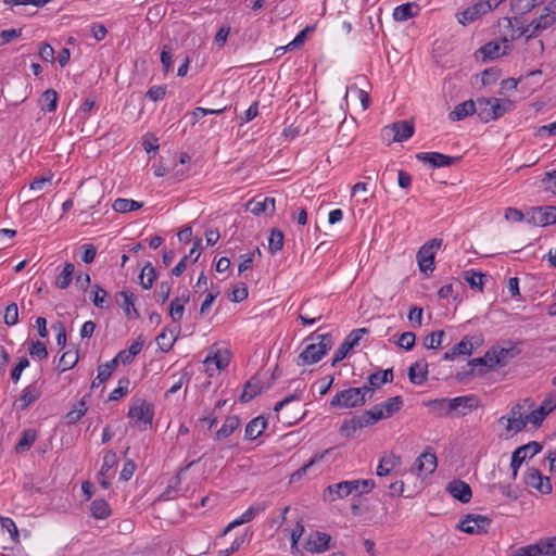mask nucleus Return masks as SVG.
Returning <instances> with one entry per match:
<instances>
[{"mask_svg": "<svg viewBox=\"0 0 556 556\" xmlns=\"http://www.w3.org/2000/svg\"><path fill=\"white\" fill-rule=\"evenodd\" d=\"M304 349L299 356V365H313L319 362L332 345L328 333H312L304 342Z\"/></svg>", "mask_w": 556, "mask_h": 556, "instance_id": "7ed1b4c3", "label": "nucleus"}, {"mask_svg": "<svg viewBox=\"0 0 556 556\" xmlns=\"http://www.w3.org/2000/svg\"><path fill=\"white\" fill-rule=\"evenodd\" d=\"M267 427V420L263 416L253 418L245 427L244 437L247 440H255L261 437Z\"/></svg>", "mask_w": 556, "mask_h": 556, "instance_id": "473e14b6", "label": "nucleus"}, {"mask_svg": "<svg viewBox=\"0 0 556 556\" xmlns=\"http://www.w3.org/2000/svg\"><path fill=\"white\" fill-rule=\"evenodd\" d=\"M477 407V400L473 396L465 395L450 399V410L457 415H466Z\"/></svg>", "mask_w": 556, "mask_h": 556, "instance_id": "4be33fe9", "label": "nucleus"}, {"mask_svg": "<svg viewBox=\"0 0 556 556\" xmlns=\"http://www.w3.org/2000/svg\"><path fill=\"white\" fill-rule=\"evenodd\" d=\"M361 415L363 418V425L366 427L371 426L381 419H386V416L383 415L379 405H375L372 408L364 412Z\"/></svg>", "mask_w": 556, "mask_h": 556, "instance_id": "603ef678", "label": "nucleus"}, {"mask_svg": "<svg viewBox=\"0 0 556 556\" xmlns=\"http://www.w3.org/2000/svg\"><path fill=\"white\" fill-rule=\"evenodd\" d=\"M369 388H349L338 392L332 400L330 405L338 408H354L361 406L366 401V394L369 392Z\"/></svg>", "mask_w": 556, "mask_h": 556, "instance_id": "6e6552de", "label": "nucleus"}, {"mask_svg": "<svg viewBox=\"0 0 556 556\" xmlns=\"http://www.w3.org/2000/svg\"><path fill=\"white\" fill-rule=\"evenodd\" d=\"M356 485V483L350 482V480L329 484L323 492V500L325 502H336L349 495H354Z\"/></svg>", "mask_w": 556, "mask_h": 556, "instance_id": "2eb2a0df", "label": "nucleus"}, {"mask_svg": "<svg viewBox=\"0 0 556 556\" xmlns=\"http://www.w3.org/2000/svg\"><path fill=\"white\" fill-rule=\"evenodd\" d=\"M0 527L3 532H8L12 543L20 542V533L14 520L10 517H0Z\"/></svg>", "mask_w": 556, "mask_h": 556, "instance_id": "3c124183", "label": "nucleus"}, {"mask_svg": "<svg viewBox=\"0 0 556 556\" xmlns=\"http://www.w3.org/2000/svg\"><path fill=\"white\" fill-rule=\"evenodd\" d=\"M420 7L416 2H407L394 8L392 16L396 22H405L419 14Z\"/></svg>", "mask_w": 556, "mask_h": 556, "instance_id": "393cba45", "label": "nucleus"}, {"mask_svg": "<svg viewBox=\"0 0 556 556\" xmlns=\"http://www.w3.org/2000/svg\"><path fill=\"white\" fill-rule=\"evenodd\" d=\"M144 341L140 338L135 340L130 346L126 350H122L117 353V355L113 358L115 364L122 363L123 365L130 364L135 357L141 352L143 348Z\"/></svg>", "mask_w": 556, "mask_h": 556, "instance_id": "5701e85b", "label": "nucleus"}, {"mask_svg": "<svg viewBox=\"0 0 556 556\" xmlns=\"http://www.w3.org/2000/svg\"><path fill=\"white\" fill-rule=\"evenodd\" d=\"M545 0H510V10L514 13L513 17H518L521 20V16L529 13L540 3H543Z\"/></svg>", "mask_w": 556, "mask_h": 556, "instance_id": "c9c22d12", "label": "nucleus"}, {"mask_svg": "<svg viewBox=\"0 0 556 556\" xmlns=\"http://www.w3.org/2000/svg\"><path fill=\"white\" fill-rule=\"evenodd\" d=\"M437 467V454H419L410 467V472L424 481L435 471Z\"/></svg>", "mask_w": 556, "mask_h": 556, "instance_id": "4468645a", "label": "nucleus"}, {"mask_svg": "<svg viewBox=\"0 0 556 556\" xmlns=\"http://www.w3.org/2000/svg\"><path fill=\"white\" fill-rule=\"evenodd\" d=\"M194 464V460L188 463L168 481L165 490L160 494L159 501H172L178 496L181 485V475Z\"/></svg>", "mask_w": 556, "mask_h": 556, "instance_id": "6ab92c4d", "label": "nucleus"}, {"mask_svg": "<svg viewBox=\"0 0 556 556\" xmlns=\"http://www.w3.org/2000/svg\"><path fill=\"white\" fill-rule=\"evenodd\" d=\"M504 218L508 223H522L528 224V210L523 213L522 211L515 207H507L504 213Z\"/></svg>", "mask_w": 556, "mask_h": 556, "instance_id": "13d9d810", "label": "nucleus"}, {"mask_svg": "<svg viewBox=\"0 0 556 556\" xmlns=\"http://www.w3.org/2000/svg\"><path fill=\"white\" fill-rule=\"evenodd\" d=\"M378 405L381 408L386 418H389L401 409L403 401L400 396H394L386 400L383 403Z\"/></svg>", "mask_w": 556, "mask_h": 556, "instance_id": "09e8293b", "label": "nucleus"}, {"mask_svg": "<svg viewBox=\"0 0 556 556\" xmlns=\"http://www.w3.org/2000/svg\"><path fill=\"white\" fill-rule=\"evenodd\" d=\"M40 395L41 391L39 387H37L36 384H29L22 391V394L17 399L16 404L18 408L25 409L35 401H37L40 397Z\"/></svg>", "mask_w": 556, "mask_h": 556, "instance_id": "72a5a7b5", "label": "nucleus"}, {"mask_svg": "<svg viewBox=\"0 0 556 556\" xmlns=\"http://www.w3.org/2000/svg\"><path fill=\"white\" fill-rule=\"evenodd\" d=\"M231 358L230 350L226 346L213 345L203 361L204 371L214 377L225 370Z\"/></svg>", "mask_w": 556, "mask_h": 556, "instance_id": "0eeeda50", "label": "nucleus"}, {"mask_svg": "<svg viewBox=\"0 0 556 556\" xmlns=\"http://www.w3.org/2000/svg\"><path fill=\"white\" fill-rule=\"evenodd\" d=\"M129 380L127 378H121L117 387L110 393V401H118L128 393Z\"/></svg>", "mask_w": 556, "mask_h": 556, "instance_id": "338daca9", "label": "nucleus"}, {"mask_svg": "<svg viewBox=\"0 0 556 556\" xmlns=\"http://www.w3.org/2000/svg\"><path fill=\"white\" fill-rule=\"evenodd\" d=\"M350 482H354L357 484L355 492H354V495H356V496H362L363 494H368L376 486V483L372 479H355V480H350Z\"/></svg>", "mask_w": 556, "mask_h": 556, "instance_id": "bf43d9fd", "label": "nucleus"}, {"mask_svg": "<svg viewBox=\"0 0 556 556\" xmlns=\"http://www.w3.org/2000/svg\"><path fill=\"white\" fill-rule=\"evenodd\" d=\"M116 302L128 319H136L139 317V313L135 306L136 295L134 292L130 290H123L118 292L116 295Z\"/></svg>", "mask_w": 556, "mask_h": 556, "instance_id": "aec40b11", "label": "nucleus"}, {"mask_svg": "<svg viewBox=\"0 0 556 556\" xmlns=\"http://www.w3.org/2000/svg\"><path fill=\"white\" fill-rule=\"evenodd\" d=\"M349 96H355L359 100L363 111L369 108L370 99L369 94L365 90L359 89L356 86H350L346 89L345 98Z\"/></svg>", "mask_w": 556, "mask_h": 556, "instance_id": "4d7b16f0", "label": "nucleus"}, {"mask_svg": "<svg viewBox=\"0 0 556 556\" xmlns=\"http://www.w3.org/2000/svg\"><path fill=\"white\" fill-rule=\"evenodd\" d=\"M59 96L58 92L53 89L46 90L40 99V105L42 110L48 112H54L58 106Z\"/></svg>", "mask_w": 556, "mask_h": 556, "instance_id": "de8ad7c7", "label": "nucleus"}, {"mask_svg": "<svg viewBox=\"0 0 556 556\" xmlns=\"http://www.w3.org/2000/svg\"><path fill=\"white\" fill-rule=\"evenodd\" d=\"M91 515L96 519H106L111 515V508L105 500H94L90 505Z\"/></svg>", "mask_w": 556, "mask_h": 556, "instance_id": "37998d69", "label": "nucleus"}, {"mask_svg": "<svg viewBox=\"0 0 556 556\" xmlns=\"http://www.w3.org/2000/svg\"><path fill=\"white\" fill-rule=\"evenodd\" d=\"M37 439V432L34 429L25 430L16 445L17 450L24 451L31 447Z\"/></svg>", "mask_w": 556, "mask_h": 556, "instance_id": "69168bd1", "label": "nucleus"}, {"mask_svg": "<svg viewBox=\"0 0 556 556\" xmlns=\"http://www.w3.org/2000/svg\"><path fill=\"white\" fill-rule=\"evenodd\" d=\"M189 296L181 295L172 300L169 305V315L174 323L179 325L180 319L182 318L185 312V305L188 303Z\"/></svg>", "mask_w": 556, "mask_h": 556, "instance_id": "58836bf2", "label": "nucleus"}, {"mask_svg": "<svg viewBox=\"0 0 556 556\" xmlns=\"http://www.w3.org/2000/svg\"><path fill=\"white\" fill-rule=\"evenodd\" d=\"M116 367L115 361H110L105 364H102L98 367V375L92 382V388L99 387L101 383L105 382L112 375Z\"/></svg>", "mask_w": 556, "mask_h": 556, "instance_id": "79ce46f5", "label": "nucleus"}, {"mask_svg": "<svg viewBox=\"0 0 556 556\" xmlns=\"http://www.w3.org/2000/svg\"><path fill=\"white\" fill-rule=\"evenodd\" d=\"M28 351L34 359L41 361L48 357L46 344L40 341H31Z\"/></svg>", "mask_w": 556, "mask_h": 556, "instance_id": "0e129e2a", "label": "nucleus"}, {"mask_svg": "<svg viewBox=\"0 0 556 556\" xmlns=\"http://www.w3.org/2000/svg\"><path fill=\"white\" fill-rule=\"evenodd\" d=\"M400 462H401V458L399 455H396V454L387 455L386 454L380 459L379 465L377 466V470H376L377 476H379V477L389 476L395 469V467L400 464Z\"/></svg>", "mask_w": 556, "mask_h": 556, "instance_id": "e433bc0d", "label": "nucleus"}, {"mask_svg": "<svg viewBox=\"0 0 556 556\" xmlns=\"http://www.w3.org/2000/svg\"><path fill=\"white\" fill-rule=\"evenodd\" d=\"M479 338L464 337L460 342L445 352L443 358L445 361H455L459 356H468L473 352L475 343H479Z\"/></svg>", "mask_w": 556, "mask_h": 556, "instance_id": "f3484780", "label": "nucleus"}, {"mask_svg": "<svg viewBox=\"0 0 556 556\" xmlns=\"http://www.w3.org/2000/svg\"><path fill=\"white\" fill-rule=\"evenodd\" d=\"M528 224L545 227L556 224V206H539L528 208Z\"/></svg>", "mask_w": 556, "mask_h": 556, "instance_id": "ddd939ff", "label": "nucleus"}, {"mask_svg": "<svg viewBox=\"0 0 556 556\" xmlns=\"http://www.w3.org/2000/svg\"><path fill=\"white\" fill-rule=\"evenodd\" d=\"M240 427V419L232 415L227 416L220 426V428L215 433V440L224 441L228 439L236 430Z\"/></svg>", "mask_w": 556, "mask_h": 556, "instance_id": "7c9ffc66", "label": "nucleus"}, {"mask_svg": "<svg viewBox=\"0 0 556 556\" xmlns=\"http://www.w3.org/2000/svg\"><path fill=\"white\" fill-rule=\"evenodd\" d=\"M115 455L116 454H105L103 465L99 472V483L104 490L109 489L111 485L110 480L113 475L111 471L115 465Z\"/></svg>", "mask_w": 556, "mask_h": 556, "instance_id": "c756f323", "label": "nucleus"}, {"mask_svg": "<svg viewBox=\"0 0 556 556\" xmlns=\"http://www.w3.org/2000/svg\"><path fill=\"white\" fill-rule=\"evenodd\" d=\"M325 454H319V456H315L313 457L312 459H309L306 464H304L301 468H299L298 470H295L291 476H290V483H296L299 482L303 476H305L308 471V469L314 465L316 464L319 459L323 458Z\"/></svg>", "mask_w": 556, "mask_h": 556, "instance_id": "052dcab7", "label": "nucleus"}, {"mask_svg": "<svg viewBox=\"0 0 556 556\" xmlns=\"http://www.w3.org/2000/svg\"><path fill=\"white\" fill-rule=\"evenodd\" d=\"M249 291L244 282L236 283L229 294V300L236 303H240L248 298Z\"/></svg>", "mask_w": 556, "mask_h": 556, "instance_id": "e2e57ef3", "label": "nucleus"}, {"mask_svg": "<svg viewBox=\"0 0 556 556\" xmlns=\"http://www.w3.org/2000/svg\"><path fill=\"white\" fill-rule=\"evenodd\" d=\"M179 333V325L174 329H164L157 337L156 342L163 352H168L177 340Z\"/></svg>", "mask_w": 556, "mask_h": 556, "instance_id": "f704fd0d", "label": "nucleus"}, {"mask_svg": "<svg viewBox=\"0 0 556 556\" xmlns=\"http://www.w3.org/2000/svg\"><path fill=\"white\" fill-rule=\"evenodd\" d=\"M87 413V403L83 399L75 403L72 409L66 414L65 419L67 424L77 422Z\"/></svg>", "mask_w": 556, "mask_h": 556, "instance_id": "8fccbe9b", "label": "nucleus"}, {"mask_svg": "<svg viewBox=\"0 0 556 556\" xmlns=\"http://www.w3.org/2000/svg\"><path fill=\"white\" fill-rule=\"evenodd\" d=\"M75 273V266L72 263H66L64 265L63 270L55 279V286L60 289H66L71 285L73 280V276Z\"/></svg>", "mask_w": 556, "mask_h": 556, "instance_id": "c03bdc74", "label": "nucleus"}, {"mask_svg": "<svg viewBox=\"0 0 556 556\" xmlns=\"http://www.w3.org/2000/svg\"><path fill=\"white\" fill-rule=\"evenodd\" d=\"M408 376L412 383L422 384L427 380L428 363L424 359L417 361L409 367Z\"/></svg>", "mask_w": 556, "mask_h": 556, "instance_id": "2f4dec72", "label": "nucleus"}, {"mask_svg": "<svg viewBox=\"0 0 556 556\" xmlns=\"http://www.w3.org/2000/svg\"><path fill=\"white\" fill-rule=\"evenodd\" d=\"M313 30V27L311 26H307L305 27L303 30H301L296 36L295 38L289 42L287 46L285 47H280V48H277L276 51H287V50H293L300 46H302L306 39V36H307V33L312 31Z\"/></svg>", "mask_w": 556, "mask_h": 556, "instance_id": "680f3d73", "label": "nucleus"}, {"mask_svg": "<svg viewBox=\"0 0 556 556\" xmlns=\"http://www.w3.org/2000/svg\"><path fill=\"white\" fill-rule=\"evenodd\" d=\"M365 427L366 426L363 425L362 415H357V416L352 417L351 419H346L343 421V424L341 426V432L345 435H351L357 429H362Z\"/></svg>", "mask_w": 556, "mask_h": 556, "instance_id": "864d4df0", "label": "nucleus"}, {"mask_svg": "<svg viewBox=\"0 0 556 556\" xmlns=\"http://www.w3.org/2000/svg\"><path fill=\"white\" fill-rule=\"evenodd\" d=\"M156 279V273L151 263H147L139 275V281L143 289L148 290L152 288L153 282Z\"/></svg>", "mask_w": 556, "mask_h": 556, "instance_id": "a18cd8bd", "label": "nucleus"}, {"mask_svg": "<svg viewBox=\"0 0 556 556\" xmlns=\"http://www.w3.org/2000/svg\"><path fill=\"white\" fill-rule=\"evenodd\" d=\"M505 1L506 0H477L467 8L458 11L455 17L459 24L466 26L480 20Z\"/></svg>", "mask_w": 556, "mask_h": 556, "instance_id": "423d86ee", "label": "nucleus"}, {"mask_svg": "<svg viewBox=\"0 0 556 556\" xmlns=\"http://www.w3.org/2000/svg\"><path fill=\"white\" fill-rule=\"evenodd\" d=\"M330 535L324 532H314L306 542V549L311 553H323L329 548Z\"/></svg>", "mask_w": 556, "mask_h": 556, "instance_id": "b1692460", "label": "nucleus"}, {"mask_svg": "<svg viewBox=\"0 0 556 556\" xmlns=\"http://www.w3.org/2000/svg\"><path fill=\"white\" fill-rule=\"evenodd\" d=\"M510 357L511 350L493 346L484 354V356L471 359L469 365L472 367L486 366L489 368H494L496 366L505 365Z\"/></svg>", "mask_w": 556, "mask_h": 556, "instance_id": "9d476101", "label": "nucleus"}, {"mask_svg": "<svg viewBox=\"0 0 556 556\" xmlns=\"http://www.w3.org/2000/svg\"><path fill=\"white\" fill-rule=\"evenodd\" d=\"M248 210L254 215L273 214L275 212V199L270 197L254 198L248 204Z\"/></svg>", "mask_w": 556, "mask_h": 556, "instance_id": "412c9836", "label": "nucleus"}, {"mask_svg": "<svg viewBox=\"0 0 556 556\" xmlns=\"http://www.w3.org/2000/svg\"><path fill=\"white\" fill-rule=\"evenodd\" d=\"M477 111V101L468 100L457 104L448 114V119L452 122L462 121Z\"/></svg>", "mask_w": 556, "mask_h": 556, "instance_id": "c85d7f7f", "label": "nucleus"}, {"mask_svg": "<svg viewBox=\"0 0 556 556\" xmlns=\"http://www.w3.org/2000/svg\"><path fill=\"white\" fill-rule=\"evenodd\" d=\"M153 416L154 409L152 404L141 399L131 402L128 418L132 427L140 431L152 429Z\"/></svg>", "mask_w": 556, "mask_h": 556, "instance_id": "39448f33", "label": "nucleus"}, {"mask_svg": "<svg viewBox=\"0 0 556 556\" xmlns=\"http://www.w3.org/2000/svg\"><path fill=\"white\" fill-rule=\"evenodd\" d=\"M112 207L117 213H128L141 208L142 203L131 199L118 198L114 201Z\"/></svg>", "mask_w": 556, "mask_h": 556, "instance_id": "a19ab883", "label": "nucleus"}, {"mask_svg": "<svg viewBox=\"0 0 556 556\" xmlns=\"http://www.w3.org/2000/svg\"><path fill=\"white\" fill-rule=\"evenodd\" d=\"M525 483L528 488L539 491L541 494H549L552 492L551 480L546 476H542L535 468L527 470L525 476Z\"/></svg>", "mask_w": 556, "mask_h": 556, "instance_id": "dca6fc26", "label": "nucleus"}, {"mask_svg": "<svg viewBox=\"0 0 556 556\" xmlns=\"http://www.w3.org/2000/svg\"><path fill=\"white\" fill-rule=\"evenodd\" d=\"M514 109V102L502 98H479L477 112L481 121L488 123L502 117Z\"/></svg>", "mask_w": 556, "mask_h": 556, "instance_id": "20e7f679", "label": "nucleus"}, {"mask_svg": "<svg viewBox=\"0 0 556 556\" xmlns=\"http://www.w3.org/2000/svg\"><path fill=\"white\" fill-rule=\"evenodd\" d=\"M283 247V233L278 229H273L268 237V250L271 254H276Z\"/></svg>", "mask_w": 556, "mask_h": 556, "instance_id": "6e6d98bb", "label": "nucleus"}, {"mask_svg": "<svg viewBox=\"0 0 556 556\" xmlns=\"http://www.w3.org/2000/svg\"><path fill=\"white\" fill-rule=\"evenodd\" d=\"M504 22L507 27L510 28L508 35L511 39L536 37L552 27L556 22V0H548L540 10L539 15L533 17L530 22L522 21L518 17H506Z\"/></svg>", "mask_w": 556, "mask_h": 556, "instance_id": "f257e3e1", "label": "nucleus"}, {"mask_svg": "<svg viewBox=\"0 0 556 556\" xmlns=\"http://www.w3.org/2000/svg\"><path fill=\"white\" fill-rule=\"evenodd\" d=\"M528 402H518L510 409L498 418L496 432L502 439H511L526 428L525 414Z\"/></svg>", "mask_w": 556, "mask_h": 556, "instance_id": "f03ea898", "label": "nucleus"}, {"mask_svg": "<svg viewBox=\"0 0 556 556\" xmlns=\"http://www.w3.org/2000/svg\"><path fill=\"white\" fill-rule=\"evenodd\" d=\"M78 361V354L76 352H65L61 358H60V364H59V367H60V370L61 371H66L71 368H73L76 363Z\"/></svg>", "mask_w": 556, "mask_h": 556, "instance_id": "774afa93", "label": "nucleus"}, {"mask_svg": "<svg viewBox=\"0 0 556 556\" xmlns=\"http://www.w3.org/2000/svg\"><path fill=\"white\" fill-rule=\"evenodd\" d=\"M445 333L443 330H437L427 334L424 339V346L428 350H435L442 345Z\"/></svg>", "mask_w": 556, "mask_h": 556, "instance_id": "5fc2aeb1", "label": "nucleus"}, {"mask_svg": "<svg viewBox=\"0 0 556 556\" xmlns=\"http://www.w3.org/2000/svg\"><path fill=\"white\" fill-rule=\"evenodd\" d=\"M267 508L265 503H255L252 504L247 510H244L238 518L232 520V526L239 527L247 522H250L261 513H263Z\"/></svg>", "mask_w": 556, "mask_h": 556, "instance_id": "4c0bfd02", "label": "nucleus"}, {"mask_svg": "<svg viewBox=\"0 0 556 556\" xmlns=\"http://www.w3.org/2000/svg\"><path fill=\"white\" fill-rule=\"evenodd\" d=\"M492 525V519L479 514H468L460 519L457 528L468 534L486 533Z\"/></svg>", "mask_w": 556, "mask_h": 556, "instance_id": "9b49d317", "label": "nucleus"}, {"mask_svg": "<svg viewBox=\"0 0 556 556\" xmlns=\"http://www.w3.org/2000/svg\"><path fill=\"white\" fill-rule=\"evenodd\" d=\"M508 40L505 38L503 41H492L480 48V53L484 59H495L507 53Z\"/></svg>", "mask_w": 556, "mask_h": 556, "instance_id": "bb28decb", "label": "nucleus"}, {"mask_svg": "<svg viewBox=\"0 0 556 556\" xmlns=\"http://www.w3.org/2000/svg\"><path fill=\"white\" fill-rule=\"evenodd\" d=\"M508 556H544L542 541L539 540L534 544L514 548L509 552Z\"/></svg>", "mask_w": 556, "mask_h": 556, "instance_id": "ea45409f", "label": "nucleus"}, {"mask_svg": "<svg viewBox=\"0 0 556 556\" xmlns=\"http://www.w3.org/2000/svg\"><path fill=\"white\" fill-rule=\"evenodd\" d=\"M446 491L453 498L464 504L469 503L472 497L470 485L459 479H455L448 482L446 485Z\"/></svg>", "mask_w": 556, "mask_h": 556, "instance_id": "a211bd4d", "label": "nucleus"}, {"mask_svg": "<svg viewBox=\"0 0 556 556\" xmlns=\"http://www.w3.org/2000/svg\"><path fill=\"white\" fill-rule=\"evenodd\" d=\"M417 159L438 168L450 166L454 161L452 156L439 152H421L417 154Z\"/></svg>", "mask_w": 556, "mask_h": 556, "instance_id": "a878e982", "label": "nucleus"}, {"mask_svg": "<svg viewBox=\"0 0 556 556\" xmlns=\"http://www.w3.org/2000/svg\"><path fill=\"white\" fill-rule=\"evenodd\" d=\"M441 240L432 239L426 242L417 253V263L420 271L432 273L434 270V257L441 247Z\"/></svg>", "mask_w": 556, "mask_h": 556, "instance_id": "f8f14e48", "label": "nucleus"}, {"mask_svg": "<svg viewBox=\"0 0 556 556\" xmlns=\"http://www.w3.org/2000/svg\"><path fill=\"white\" fill-rule=\"evenodd\" d=\"M414 135V124L408 121H400L386 126L381 130L382 140L387 143L402 142Z\"/></svg>", "mask_w": 556, "mask_h": 556, "instance_id": "1a4fd4ad", "label": "nucleus"}, {"mask_svg": "<svg viewBox=\"0 0 556 556\" xmlns=\"http://www.w3.org/2000/svg\"><path fill=\"white\" fill-rule=\"evenodd\" d=\"M425 405L434 414L444 416L451 414L450 399H437L425 402Z\"/></svg>", "mask_w": 556, "mask_h": 556, "instance_id": "49530a36", "label": "nucleus"}, {"mask_svg": "<svg viewBox=\"0 0 556 556\" xmlns=\"http://www.w3.org/2000/svg\"><path fill=\"white\" fill-rule=\"evenodd\" d=\"M521 402H528L527 409H526V416H525V424H530L533 428H539L544 419L547 417L546 414H543L542 409L540 407L533 408L534 404L533 401L530 399H525Z\"/></svg>", "mask_w": 556, "mask_h": 556, "instance_id": "cd10ccee", "label": "nucleus"}]
</instances>
